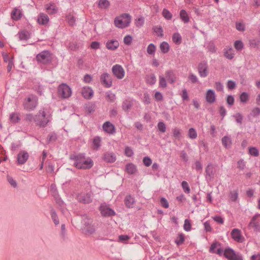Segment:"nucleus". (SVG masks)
Instances as JSON below:
<instances>
[{
    "instance_id": "2f4dec72",
    "label": "nucleus",
    "mask_w": 260,
    "mask_h": 260,
    "mask_svg": "<svg viewBox=\"0 0 260 260\" xmlns=\"http://www.w3.org/2000/svg\"><path fill=\"white\" fill-rule=\"evenodd\" d=\"M101 138L99 136H96L93 139V145L94 149L98 150L101 146Z\"/></svg>"
},
{
    "instance_id": "f8f14e48",
    "label": "nucleus",
    "mask_w": 260,
    "mask_h": 260,
    "mask_svg": "<svg viewBox=\"0 0 260 260\" xmlns=\"http://www.w3.org/2000/svg\"><path fill=\"white\" fill-rule=\"evenodd\" d=\"M37 105V101L35 98H27V101L24 104V109L30 111L34 110Z\"/></svg>"
},
{
    "instance_id": "39448f33",
    "label": "nucleus",
    "mask_w": 260,
    "mask_h": 260,
    "mask_svg": "<svg viewBox=\"0 0 260 260\" xmlns=\"http://www.w3.org/2000/svg\"><path fill=\"white\" fill-rule=\"evenodd\" d=\"M58 93L62 99H67L71 96V88L66 83H62L58 87Z\"/></svg>"
},
{
    "instance_id": "a211bd4d",
    "label": "nucleus",
    "mask_w": 260,
    "mask_h": 260,
    "mask_svg": "<svg viewBox=\"0 0 260 260\" xmlns=\"http://www.w3.org/2000/svg\"><path fill=\"white\" fill-rule=\"evenodd\" d=\"M81 93L83 96L87 100L91 99L93 95V91L89 87H84L82 89Z\"/></svg>"
},
{
    "instance_id": "9b49d317",
    "label": "nucleus",
    "mask_w": 260,
    "mask_h": 260,
    "mask_svg": "<svg viewBox=\"0 0 260 260\" xmlns=\"http://www.w3.org/2000/svg\"><path fill=\"white\" fill-rule=\"evenodd\" d=\"M99 210L102 215L104 217L112 216L116 214L115 212L112 209L107 207L106 205H101L99 207Z\"/></svg>"
},
{
    "instance_id": "09e8293b",
    "label": "nucleus",
    "mask_w": 260,
    "mask_h": 260,
    "mask_svg": "<svg viewBox=\"0 0 260 260\" xmlns=\"http://www.w3.org/2000/svg\"><path fill=\"white\" fill-rule=\"evenodd\" d=\"M249 153L253 156H258L259 155V151L255 147H250L249 148Z\"/></svg>"
},
{
    "instance_id": "f3484780",
    "label": "nucleus",
    "mask_w": 260,
    "mask_h": 260,
    "mask_svg": "<svg viewBox=\"0 0 260 260\" xmlns=\"http://www.w3.org/2000/svg\"><path fill=\"white\" fill-rule=\"evenodd\" d=\"M102 159L107 162L113 163L115 161L116 156L113 152H106L104 153Z\"/></svg>"
},
{
    "instance_id": "5701e85b",
    "label": "nucleus",
    "mask_w": 260,
    "mask_h": 260,
    "mask_svg": "<svg viewBox=\"0 0 260 260\" xmlns=\"http://www.w3.org/2000/svg\"><path fill=\"white\" fill-rule=\"evenodd\" d=\"M119 46V42L116 40H111L106 43V47L109 50H114Z\"/></svg>"
},
{
    "instance_id": "6ab92c4d",
    "label": "nucleus",
    "mask_w": 260,
    "mask_h": 260,
    "mask_svg": "<svg viewBox=\"0 0 260 260\" xmlns=\"http://www.w3.org/2000/svg\"><path fill=\"white\" fill-rule=\"evenodd\" d=\"M103 128L107 133L113 134L115 133L114 125L109 121L105 122L103 125Z\"/></svg>"
},
{
    "instance_id": "58836bf2",
    "label": "nucleus",
    "mask_w": 260,
    "mask_h": 260,
    "mask_svg": "<svg viewBox=\"0 0 260 260\" xmlns=\"http://www.w3.org/2000/svg\"><path fill=\"white\" fill-rule=\"evenodd\" d=\"M92 220L88 218L86 215H84L82 217V223L84 226H88L92 223Z\"/></svg>"
},
{
    "instance_id": "ea45409f",
    "label": "nucleus",
    "mask_w": 260,
    "mask_h": 260,
    "mask_svg": "<svg viewBox=\"0 0 260 260\" xmlns=\"http://www.w3.org/2000/svg\"><path fill=\"white\" fill-rule=\"evenodd\" d=\"M156 50V47L155 46L152 44H150L147 48V52L149 55H152L154 54Z\"/></svg>"
},
{
    "instance_id": "a19ab883",
    "label": "nucleus",
    "mask_w": 260,
    "mask_h": 260,
    "mask_svg": "<svg viewBox=\"0 0 260 260\" xmlns=\"http://www.w3.org/2000/svg\"><path fill=\"white\" fill-rule=\"evenodd\" d=\"M19 38L20 40H27L29 39V36L26 31H21L19 32Z\"/></svg>"
},
{
    "instance_id": "7c9ffc66",
    "label": "nucleus",
    "mask_w": 260,
    "mask_h": 260,
    "mask_svg": "<svg viewBox=\"0 0 260 260\" xmlns=\"http://www.w3.org/2000/svg\"><path fill=\"white\" fill-rule=\"evenodd\" d=\"M172 40L176 44L179 45L182 42V38L178 32H175L172 36Z\"/></svg>"
},
{
    "instance_id": "de8ad7c7",
    "label": "nucleus",
    "mask_w": 260,
    "mask_h": 260,
    "mask_svg": "<svg viewBox=\"0 0 260 260\" xmlns=\"http://www.w3.org/2000/svg\"><path fill=\"white\" fill-rule=\"evenodd\" d=\"M221 246V243L218 242H217V241H215L211 245V247L209 249V252L210 253H215V249L217 248V246Z\"/></svg>"
},
{
    "instance_id": "f704fd0d",
    "label": "nucleus",
    "mask_w": 260,
    "mask_h": 260,
    "mask_svg": "<svg viewBox=\"0 0 260 260\" xmlns=\"http://www.w3.org/2000/svg\"><path fill=\"white\" fill-rule=\"evenodd\" d=\"M160 49L163 53H168L170 49L169 44L166 42H162L160 45Z\"/></svg>"
},
{
    "instance_id": "c756f323",
    "label": "nucleus",
    "mask_w": 260,
    "mask_h": 260,
    "mask_svg": "<svg viewBox=\"0 0 260 260\" xmlns=\"http://www.w3.org/2000/svg\"><path fill=\"white\" fill-rule=\"evenodd\" d=\"M132 106V102L127 100H124L122 104V108L124 111H128L131 109Z\"/></svg>"
},
{
    "instance_id": "052dcab7",
    "label": "nucleus",
    "mask_w": 260,
    "mask_h": 260,
    "mask_svg": "<svg viewBox=\"0 0 260 260\" xmlns=\"http://www.w3.org/2000/svg\"><path fill=\"white\" fill-rule=\"evenodd\" d=\"M250 114L253 117L258 116L260 114V108L258 107L253 108Z\"/></svg>"
},
{
    "instance_id": "69168bd1",
    "label": "nucleus",
    "mask_w": 260,
    "mask_h": 260,
    "mask_svg": "<svg viewBox=\"0 0 260 260\" xmlns=\"http://www.w3.org/2000/svg\"><path fill=\"white\" fill-rule=\"evenodd\" d=\"M68 22L70 25H74L75 23L76 19L75 17L72 15H69L67 17Z\"/></svg>"
},
{
    "instance_id": "c85d7f7f",
    "label": "nucleus",
    "mask_w": 260,
    "mask_h": 260,
    "mask_svg": "<svg viewBox=\"0 0 260 260\" xmlns=\"http://www.w3.org/2000/svg\"><path fill=\"white\" fill-rule=\"evenodd\" d=\"M47 12L49 14H54L58 11V9L54 4H50L46 7Z\"/></svg>"
},
{
    "instance_id": "c03bdc74",
    "label": "nucleus",
    "mask_w": 260,
    "mask_h": 260,
    "mask_svg": "<svg viewBox=\"0 0 260 260\" xmlns=\"http://www.w3.org/2000/svg\"><path fill=\"white\" fill-rule=\"evenodd\" d=\"M10 120L13 123H17L19 121L20 118L17 114L12 113L10 116Z\"/></svg>"
},
{
    "instance_id": "ddd939ff",
    "label": "nucleus",
    "mask_w": 260,
    "mask_h": 260,
    "mask_svg": "<svg viewBox=\"0 0 260 260\" xmlns=\"http://www.w3.org/2000/svg\"><path fill=\"white\" fill-rule=\"evenodd\" d=\"M29 157L28 152L25 150H21L17 154V161L18 165L24 164Z\"/></svg>"
},
{
    "instance_id": "393cba45",
    "label": "nucleus",
    "mask_w": 260,
    "mask_h": 260,
    "mask_svg": "<svg viewBox=\"0 0 260 260\" xmlns=\"http://www.w3.org/2000/svg\"><path fill=\"white\" fill-rule=\"evenodd\" d=\"M135 202V199L130 194L126 196L124 199V203L127 208H133Z\"/></svg>"
},
{
    "instance_id": "bf43d9fd",
    "label": "nucleus",
    "mask_w": 260,
    "mask_h": 260,
    "mask_svg": "<svg viewBox=\"0 0 260 260\" xmlns=\"http://www.w3.org/2000/svg\"><path fill=\"white\" fill-rule=\"evenodd\" d=\"M238 197V192L237 190H234L230 192V199L233 202H235Z\"/></svg>"
},
{
    "instance_id": "412c9836",
    "label": "nucleus",
    "mask_w": 260,
    "mask_h": 260,
    "mask_svg": "<svg viewBox=\"0 0 260 260\" xmlns=\"http://www.w3.org/2000/svg\"><path fill=\"white\" fill-rule=\"evenodd\" d=\"M206 177L210 180L214 178L213 167L212 164L207 165L205 169Z\"/></svg>"
},
{
    "instance_id": "9d476101",
    "label": "nucleus",
    "mask_w": 260,
    "mask_h": 260,
    "mask_svg": "<svg viewBox=\"0 0 260 260\" xmlns=\"http://www.w3.org/2000/svg\"><path fill=\"white\" fill-rule=\"evenodd\" d=\"M100 81L101 83L106 88H109L112 86L111 76L107 73H104L101 76Z\"/></svg>"
},
{
    "instance_id": "4468645a",
    "label": "nucleus",
    "mask_w": 260,
    "mask_h": 260,
    "mask_svg": "<svg viewBox=\"0 0 260 260\" xmlns=\"http://www.w3.org/2000/svg\"><path fill=\"white\" fill-rule=\"evenodd\" d=\"M232 238L236 242L242 243L244 241V238L241 235V231L238 229H234L231 232Z\"/></svg>"
},
{
    "instance_id": "473e14b6",
    "label": "nucleus",
    "mask_w": 260,
    "mask_h": 260,
    "mask_svg": "<svg viewBox=\"0 0 260 260\" xmlns=\"http://www.w3.org/2000/svg\"><path fill=\"white\" fill-rule=\"evenodd\" d=\"M110 6V3L108 0H99L98 6L101 9H107Z\"/></svg>"
},
{
    "instance_id": "13d9d810",
    "label": "nucleus",
    "mask_w": 260,
    "mask_h": 260,
    "mask_svg": "<svg viewBox=\"0 0 260 260\" xmlns=\"http://www.w3.org/2000/svg\"><path fill=\"white\" fill-rule=\"evenodd\" d=\"M124 154L127 157H132L134 155V152L130 147L126 146L124 149Z\"/></svg>"
},
{
    "instance_id": "e2e57ef3",
    "label": "nucleus",
    "mask_w": 260,
    "mask_h": 260,
    "mask_svg": "<svg viewBox=\"0 0 260 260\" xmlns=\"http://www.w3.org/2000/svg\"><path fill=\"white\" fill-rule=\"evenodd\" d=\"M234 117L236 118V121L239 123V124H241L242 123V120L243 119V117L242 115L240 113H238L235 115L234 116Z\"/></svg>"
},
{
    "instance_id": "6e6d98bb",
    "label": "nucleus",
    "mask_w": 260,
    "mask_h": 260,
    "mask_svg": "<svg viewBox=\"0 0 260 260\" xmlns=\"http://www.w3.org/2000/svg\"><path fill=\"white\" fill-rule=\"evenodd\" d=\"M163 16L168 20H170L172 17V14L166 9H164L162 11Z\"/></svg>"
},
{
    "instance_id": "e433bc0d",
    "label": "nucleus",
    "mask_w": 260,
    "mask_h": 260,
    "mask_svg": "<svg viewBox=\"0 0 260 260\" xmlns=\"http://www.w3.org/2000/svg\"><path fill=\"white\" fill-rule=\"evenodd\" d=\"M57 135L54 132L51 133L48 136L47 143L49 144L51 142H55L57 140Z\"/></svg>"
},
{
    "instance_id": "cd10ccee",
    "label": "nucleus",
    "mask_w": 260,
    "mask_h": 260,
    "mask_svg": "<svg viewBox=\"0 0 260 260\" xmlns=\"http://www.w3.org/2000/svg\"><path fill=\"white\" fill-rule=\"evenodd\" d=\"M22 17V14L19 9L15 8L11 13V17L14 20H19Z\"/></svg>"
},
{
    "instance_id": "c9c22d12",
    "label": "nucleus",
    "mask_w": 260,
    "mask_h": 260,
    "mask_svg": "<svg viewBox=\"0 0 260 260\" xmlns=\"http://www.w3.org/2000/svg\"><path fill=\"white\" fill-rule=\"evenodd\" d=\"M180 18L182 19V20L184 23H187L189 20V17H188L186 11L184 10H182L180 11Z\"/></svg>"
},
{
    "instance_id": "a18cd8bd",
    "label": "nucleus",
    "mask_w": 260,
    "mask_h": 260,
    "mask_svg": "<svg viewBox=\"0 0 260 260\" xmlns=\"http://www.w3.org/2000/svg\"><path fill=\"white\" fill-rule=\"evenodd\" d=\"M234 47L238 50H241L244 47V44L241 40H237L234 43Z\"/></svg>"
},
{
    "instance_id": "423d86ee",
    "label": "nucleus",
    "mask_w": 260,
    "mask_h": 260,
    "mask_svg": "<svg viewBox=\"0 0 260 260\" xmlns=\"http://www.w3.org/2000/svg\"><path fill=\"white\" fill-rule=\"evenodd\" d=\"M223 255L229 260H243L242 255L236 253V252L230 247L226 248L224 249Z\"/></svg>"
},
{
    "instance_id": "680f3d73",
    "label": "nucleus",
    "mask_w": 260,
    "mask_h": 260,
    "mask_svg": "<svg viewBox=\"0 0 260 260\" xmlns=\"http://www.w3.org/2000/svg\"><path fill=\"white\" fill-rule=\"evenodd\" d=\"M143 162L145 166L149 167L152 164V160L149 157L145 156L143 159Z\"/></svg>"
},
{
    "instance_id": "aec40b11",
    "label": "nucleus",
    "mask_w": 260,
    "mask_h": 260,
    "mask_svg": "<svg viewBox=\"0 0 260 260\" xmlns=\"http://www.w3.org/2000/svg\"><path fill=\"white\" fill-rule=\"evenodd\" d=\"M215 94L213 90L208 89L206 93V100L207 103L211 104L215 101Z\"/></svg>"
},
{
    "instance_id": "603ef678",
    "label": "nucleus",
    "mask_w": 260,
    "mask_h": 260,
    "mask_svg": "<svg viewBox=\"0 0 260 260\" xmlns=\"http://www.w3.org/2000/svg\"><path fill=\"white\" fill-rule=\"evenodd\" d=\"M154 32L159 37H162L163 34V29L161 26H156L154 27Z\"/></svg>"
},
{
    "instance_id": "864d4df0",
    "label": "nucleus",
    "mask_w": 260,
    "mask_h": 260,
    "mask_svg": "<svg viewBox=\"0 0 260 260\" xmlns=\"http://www.w3.org/2000/svg\"><path fill=\"white\" fill-rule=\"evenodd\" d=\"M185 231L188 232L190 231L191 228V223L190 220L188 219H186L184 221V224L183 226Z\"/></svg>"
},
{
    "instance_id": "4c0bfd02",
    "label": "nucleus",
    "mask_w": 260,
    "mask_h": 260,
    "mask_svg": "<svg viewBox=\"0 0 260 260\" xmlns=\"http://www.w3.org/2000/svg\"><path fill=\"white\" fill-rule=\"evenodd\" d=\"M156 80V77L153 74L147 76V82L150 85H153L155 83Z\"/></svg>"
},
{
    "instance_id": "5fc2aeb1",
    "label": "nucleus",
    "mask_w": 260,
    "mask_h": 260,
    "mask_svg": "<svg viewBox=\"0 0 260 260\" xmlns=\"http://www.w3.org/2000/svg\"><path fill=\"white\" fill-rule=\"evenodd\" d=\"M236 28L240 31H244L245 30V26L244 23L241 22H236Z\"/></svg>"
},
{
    "instance_id": "f257e3e1",
    "label": "nucleus",
    "mask_w": 260,
    "mask_h": 260,
    "mask_svg": "<svg viewBox=\"0 0 260 260\" xmlns=\"http://www.w3.org/2000/svg\"><path fill=\"white\" fill-rule=\"evenodd\" d=\"M70 159L75 161L74 166L78 169H89L93 166V161L91 159L86 160L84 153L71 154Z\"/></svg>"
},
{
    "instance_id": "0eeeda50",
    "label": "nucleus",
    "mask_w": 260,
    "mask_h": 260,
    "mask_svg": "<svg viewBox=\"0 0 260 260\" xmlns=\"http://www.w3.org/2000/svg\"><path fill=\"white\" fill-rule=\"evenodd\" d=\"M112 72L113 75L118 79H122L125 75V71L122 67L116 64L112 68Z\"/></svg>"
},
{
    "instance_id": "0e129e2a",
    "label": "nucleus",
    "mask_w": 260,
    "mask_h": 260,
    "mask_svg": "<svg viewBox=\"0 0 260 260\" xmlns=\"http://www.w3.org/2000/svg\"><path fill=\"white\" fill-rule=\"evenodd\" d=\"M7 181H8V182L11 184V185L12 187H13L14 188L17 187V182H16V181L15 180L13 179V178L12 177L8 175L7 177Z\"/></svg>"
},
{
    "instance_id": "b1692460",
    "label": "nucleus",
    "mask_w": 260,
    "mask_h": 260,
    "mask_svg": "<svg viewBox=\"0 0 260 260\" xmlns=\"http://www.w3.org/2000/svg\"><path fill=\"white\" fill-rule=\"evenodd\" d=\"M125 171L130 175L134 174L137 171V167L133 163H129L125 166Z\"/></svg>"
},
{
    "instance_id": "7ed1b4c3",
    "label": "nucleus",
    "mask_w": 260,
    "mask_h": 260,
    "mask_svg": "<svg viewBox=\"0 0 260 260\" xmlns=\"http://www.w3.org/2000/svg\"><path fill=\"white\" fill-rule=\"evenodd\" d=\"M49 122V117L46 116V113L44 110H40L38 114L36 115L35 123L40 127H46Z\"/></svg>"
},
{
    "instance_id": "6e6552de",
    "label": "nucleus",
    "mask_w": 260,
    "mask_h": 260,
    "mask_svg": "<svg viewBox=\"0 0 260 260\" xmlns=\"http://www.w3.org/2000/svg\"><path fill=\"white\" fill-rule=\"evenodd\" d=\"M208 68V66L206 61H203L199 63L197 69L201 77L205 78L208 76L209 73Z\"/></svg>"
},
{
    "instance_id": "338daca9",
    "label": "nucleus",
    "mask_w": 260,
    "mask_h": 260,
    "mask_svg": "<svg viewBox=\"0 0 260 260\" xmlns=\"http://www.w3.org/2000/svg\"><path fill=\"white\" fill-rule=\"evenodd\" d=\"M238 166L237 168L240 169L241 170H243L245 167V162L243 159H240L237 162Z\"/></svg>"
},
{
    "instance_id": "49530a36",
    "label": "nucleus",
    "mask_w": 260,
    "mask_h": 260,
    "mask_svg": "<svg viewBox=\"0 0 260 260\" xmlns=\"http://www.w3.org/2000/svg\"><path fill=\"white\" fill-rule=\"evenodd\" d=\"M188 137L191 139H196L197 137V133L194 128H190L189 129Z\"/></svg>"
},
{
    "instance_id": "79ce46f5",
    "label": "nucleus",
    "mask_w": 260,
    "mask_h": 260,
    "mask_svg": "<svg viewBox=\"0 0 260 260\" xmlns=\"http://www.w3.org/2000/svg\"><path fill=\"white\" fill-rule=\"evenodd\" d=\"M159 86L163 88H165L167 86L166 79L163 76H159Z\"/></svg>"
},
{
    "instance_id": "20e7f679",
    "label": "nucleus",
    "mask_w": 260,
    "mask_h": 260,
    "mask_svg": "<svg viewBox=\"0 0 260 260\" xmlns=\"http://www.w3.org/2000/svg\"><path fill=\"white\" fill-rule=\"evenodd\" d=\"M36 59L44 64H49L52 60L51 53L49 51L44 50L36 56Z\"/></svg>"
},
{
    "instance_id": "4be33fe9",
    "label": "nucleus",
    "mask_w": 260,
    "mask_h": 260,
    "mask_svg": "<svg viewBox=\"0 0 260 260\" xmlns=\"http://www.w3.org/2000/svg\"><path fill=\"white\" fill-rule=\"evenodd\" d=\"M95 226L92 223L88 226H84L82 232L86 235H91L95 232Z\"/></svg>"
},
{
    "instance_id": "bb28decb",
    "label": "nucleus",
    "mask_w": 260,
    "mask_h": 260,
    "mask_svg": "<svg viewBox=\"0 0 260 260\" xmlns=\"http://www.w3.org/2000/svg\"><path fill=\"white\" fill-rule=\"evenodd\" d=\"M222 144L225 148H230L231 147L232 142L231 137L225 136L221 139Z\"/></svg>"
},
{
    "instance_id": "3c124183",
    "label": "nucleus",
    "mask_w": 260,
    "mask_h": 260,
    "mask_svg": "<svg viewBox=\"0 0 260 260\" xmlns=\"http://www.w3.org/2000/svg\"><path fill=\"white\" fill-rule=\"evenodd\" d=\"M181 185H182V187L185 193H189L190 192V187L188 185V183L186 181H182L181 183Z\"/></svg>"
},
{
    "instance_id": "37998d69",
    "label": "nucleus",
    "mask_w": 260,
    "mask_h": 260,
    "mask_svg": "<svg viewBox=\"0 0 260 260\" xmlns=\"http://www.w3.org/2000/svg\"><path fill=\"white\" fill-rule=\"evenodd\" d=\"M51 215L52 220L55 225L59 224V219L57 215L54 210L52 209L51 211Z\"/></svg>"
},
{
    "instance_id": "2eb2a0df",
    "label": "nucleus",
    "mask_w": 260,
    "mask_h": 260,
    "mask_svg": "<svg viewBox=\"0 0 260 260\" xmlns=\"http://www.w3.org/2000/svg\"><path fill=\"white\" fill-rule=\"evenodd\" d=\"M165 76L168 82L171 84H174L177 80V75L175 72L172 70L166 71Z\"/></svg>"
},
{
    "instance_id": "dca6fc26",
    "label": "nucleus",
    "mask_w": 260,
    "mask_h": 260,
    "mask_svg": "<svg viewBox=\"0 0 260 260\" xmlns=\"http://www.w3.org/2000/svg\"><path fill=\"white\" fill-rule=\"evenodd\" d=\"M77 200L84 204H89L92 202V199L90 193H81L77 196Z\"/></svg>"
},
{
    "instance_id": "f03ea898",
    "label": "nucleus",
    "mask_w": 260,
    "mask_h": 260,
    "mask_svg": "<svg viewBox=\"0 0 260 260\" xmlns=\"http://www.w3.org/2000/svg\"><path fill=\"white\" fill-rule=\"evenodd\" d=\"M132 17L127 13H123L114 19L116 27L123 28L127 27L131 22Z\"/></svg>"
},
{
    "instance_id": "a878e982",
    "label": "nucleus",
    "mask_w": 260,
    "mask_h": 260,
    "mask_svg": "<svg viewBox=\"0 0 260 260\" xmlns=\"http://www.w3.org/2000/svg\"><path fill=\"white\" fill-rule=\"evenodd\" d=\"M48 16L44 14H40L38 17V22L40 24L45 25L47 24L49 21Z\"/></svg>"
},
{
    "instance_id": "4d7b16f0",
    "label": "nucleus",
    "mask_w": 260,
    "mask_h": 260,
    "mask_svg": "<svg viewBox=\"0 0 260 260\" xmlns=\"http://www.w3.org/2000/svg\"><path fill=\"white\" fill-rule=\"evenodd\" d=\"M157 127L158 130L161 133H165L166 131V126L162 121H160L158 123Z\"/></svg>"
},
{
    "instance_id": "8fccbe9b",
    "label": "nucleus",
    "mask_w": 260,
    "mask_h": 260,
    "mask_svg": "<svg viewBox=\"0 0 260 260\" xmlns=\"http://www.w3.org/2000/svg\"><path fill=\"white\" fill-rule=\"evenodd\" d=\"M249 99V95L246 92H243L240 95V101L242 103H246Z\"/></svg>"
},
{
    "instance_id": "72a5a7b5",
    "label": "nucleus",
    "mask_w": 260,
    "mask_h": 260,
    "mask_svg": "<svg viewBox=\"0 0 260 260\" xmlns=\"http://www.w3.org/2000/svg\"><path fill=\"white\" fill-rule=\"evenodd\" d=\"M184 240L185 237L184 234L183 233H179L175 242L177 245L180 246L184 243Z\"/></svg>"
},
{
    "instance_id": "1a4fd4ad",
    "label": "nucleus",
    "mask_w": 260,
    "mask_h": 260,
    "mask_svg": "<svg viewBox=\"0 0 260 260\" xmlns=\"http://www.w3.org/2000/svg\"><path fill=\"white\" fill-rule=\"evenodd\" d=\"M260 217L259 214H256L253 216L248 224V227L251 228L255 232H260V222L257 220Z\"/></svg>"
},
{
    "instance_id": "774afa93",
    "label": "nucleus",
    "mask_w": 260,
    "mask_h": 260,
    "mask_svg": "<svg viewBox=\"0 0 260 260\" xmlns=\"http://www.w3.org/2000/svg\"><path fill=\"white\" fill-rule=\"evenodd\" d=\"M236 86V83L233 80H229L227 82V87L229 90H232L235 88Z\"/></svg>"
}]
</instances>
